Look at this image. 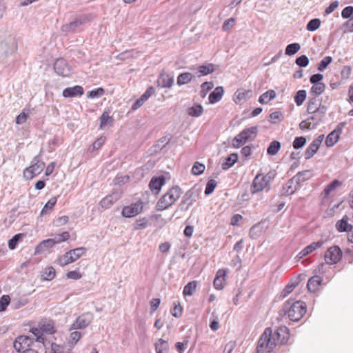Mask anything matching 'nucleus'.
<instances>
[{
    "mask_svg": "<svg viewBox=\"0 0 353 353\" xmlns=\"http://www.w3.org/2000/svg\"><path fill=\"white\" fill-rule=\"evenodd\" d=\"M307 306L305 302L288 299L283 306L282 312L288 319L294 322L299 321L306 313Z\"/></svg>",
    "mask_w": 353,
    "mask_h": 353,
    "instance_id": "1",
    "label": "nucleus"
},
{
    "mask_svg": "<svg viewBox=\"0 0 353 353\" xmlns=\"http://www.w3.org/2000/svg\"><path fill=\"white\" fill-rule=\"evenodd\" d=\"M182 190L178 185L171 188L157 202L156 209L162 211L168 209L181 196Z\"/></svg>",
    "mask_w": 353,
    "mask_h": 353,
    "instance_id": "2",
    "label": "nucleus"
},
{
    "mask_svg": "<svg viewBox=\"0 0 353 353\" xmlns=\"http://www.w3.org/2000/svg\"><path fill=\"white\" fill-rule=\"evenodd\" d=\"M201 190L196 185L185 192L179 207L181 210H188L199 198Z\"/></svg>",
    "mask_w": 353,
    "mask_h": 353,
    "instance_id": "3",
    "label": "nucleus"
},
{
    "mask_svg": "<svg viewBox=\"0 0 353 353\" xmlns=\"http://www.w3.org/2000/svg\"><path fill=\"white\" fill-rule=\"evenodd\" d=\"M45 166L44 162L41 160L40 156H36L32 162V165L23 171V176L26 179H32L39 174Z\"/></svg>",
    "mask_w": 353,
    "mask_h": 353,
    "instance_id": "4",
    "label": "nucleus"
},
{
    "mask_svg": "<svg viewBox=\"0 0 353 353\" xmlns=\"http://www.w3.org/2000/svg\"><path fill=\"white\" fill-rule=\"evenodd\" d=\"M17 49V42L14 37L9 35L0 41V54L8 55Z\"/></svg>",
    "mask_w": 353,
    "mask_h": 353,
    "instance_id": "5",
    "label": "nucleus"
},
{
    "mask_svg": "<svg viewBox=\"0 0 353 353\" xmlns=\"http://www.w3.org/2000/svg\"><path fill=\"white\" fill-rule=\"evenodd\" d=\"M343 252L338 245H334L327 249L324 255V259L327 264H335L342 257Z\"/></svg>",
    "mask_w": 353,
    "mask_h": 353,
    "instance_id": "6",
    "label": "nucleus"
},
{
    "mask_svg": "<svg viewBox=\"0 0 353 353\" xmlns=\"http://www.w3.org/2000/svg\"><path fill=\"white\" fill-rule=\"evenodd\" d=\"M33 343V339L28 336H19L14 341L13 346L19 353H24L26 350H32L30 347Z\"/></svg>",
    "mask_w": 353,
    "mask_h": 353,
    "instance_id": "7",
    "label": "nucleus"
},
{
    "mask_svg": "<svg viewBox=\"0 0 353 353\" xmlns=\"http://www.w3.org/2000/svg\"><path fill=\"white\" fill-rule=\"evenodd\" d=\"M93 315L91 313H83L79 316L71 325L70 330L86 328L92 321Z\"/></svg>",
    "mask_w": 353,
    "mask_h": 353,
    "instance_id": "8",
    "label": "nucleus"
},
{
    "mask_svg": "<svg viewBox=\"0 0 353 353\" xmlns=\"http://www.w3.org/2000/svg\"><path fill=\"white\" fill-rule=\"evenodd\" d=\"M54 70L59 76L66 77L72 73V68L63 58L57 59L54 63Z\"/></svg>",
    "mask_w": 353,
    "mask_h": 353,
    "instance_id": "9",
    "label": "nucleus"
},
{
    "mask_svg": "<svg viewBox=\"0 0 353 353\" xmlns=\"http://www.w3.org/2000/svg\"><path fill=\"white\" fill-rule=\"evenodd\" d=\"M142 210L143 203L137 201L132 203L130 205L125 206L122 210L121 214L125 217L130 218L139 214Z\"/></svg>",
    "mask_w": 353,
    "mask_h": 353,
    "instance_id": "10",
    "label": "nucleus"
},
{
    "mask_svg": "<svg viewBox=\"0 0 353 353\" xmlns=\"http://www.w3.org/2000/svg\"><path fill=\"white\" fill-rule=\"evenodd\" d=\"M121 196V192L118 190H114L110 194L106 196L101 201L100 205L103 208H108L118 201Z\"/></svg>",
    "mask_w": 353,
    "mask_h": 353,
    "instance_id": "11",
    "label": "nucleus"
},
{
    "mask_svg": "<svg viewBox=\"0 0 353 353\" xmlns=\"http://www.w3.org/2000/svg\"><path fill=\"white\" fill-rule=\"evenodd\" d=\"M250 236L252 239H259L265 234V226L263 221L254 225L250 230Z\"/></svg>",
    "mask_w": 353,
    "mask_h": 353,
    "instance_id": "12",
    "label": "nucleus"
},
{
    "mask_svg": "<svg viewBox=\"0 0 353 353\" xmlns=\"http://www.w3.org/2000/svg\"><path fill=\"white\" fill-rule=\"evenodd\" d=\"M265 188V175L259 173L255 178L251 185V191L253 194L261 191Z\"/></svg>",
    "mask_w": 353,
    "mask_h": 353,
    "instance_id": "13",
    "label": "nucleus"
},
{
    "mask_svg": "<svg viewBox=\"0 0 353 353\" xmlns=\"http://www.w3.org/2000/svg\"><path fill=\"white\" fill-rule=\"evenodd\" d=\"M293 177L294 180L296 181L294 191H296L301 188V184L303 182L308 180L311 177V173L310 170H304L302 172H299Z\"/></svg>",
    "mask_w": 353,
    "mask_h": 353,
    "instance_id": "14",
    "label": "nucleus"
},
{
    "mask_svg": "<svg viewBox=\"0 0 353 353\" xmlns=\"http://www.w3.org/2000/svg\"><path fill=\"white\" fill-rule=\"evenodd\" d=\"M165 182V179L164 176H154L149 183V187L152 192H155L156 194H158Z\"/></svg>",
    "mask_w": 353,
    "mask_h": 353,
    "instance_id": "15",
    "label": "nucleus"
},
{
    "mask_svg": "<svg viewBox=\"0 0 353 353\" xmlns=\"http://www.w3.org/2000/svg\"><path fill=\"white\" fill-rule=\"evenodd\" d=\"M38 326L41 328L43 334H52L56 332L54 323L51 320L42 319L39 323Z\"/></svg>",
    "mask_w": 353,
    "mask_h": 353,
    "instance_id": "16",
    "label": "nucleus"
},
{
    "mask_svg": "<svg viewBox=\"0 0 353 353\" xmlns=\"http://www.w3.org/2000/svg\"><path fill=\"white\" fill-rule=\"evenodd\" d=\"M83 94V89L80 85L66 88L63 90L62 95L65 98L75 97L81 96Z\"/></svg>",
    "mask_w": 353,
    "mask_h": 353,
    "instance_id": "17",
    "label": "nucleus"
},
{
    "mask_svg": "<svg viewBox=\"0 0 353 353\" xmlns=\"http://www.w3.org/2000/svg\"><path fill=\"white\" fill-rule=\"evenodd\" d=\"M173 82V77L170 76L167 73H161L157 80L158 85L162 88H170Z\"/></svg>",
    "mask_w": 353,
    "mask_h": 353,
    "instance_id": "18",
    "label": "nucleus"
},
{
    "mask_svg": "<svg viewBox=\"0 0 353 353\" xmlns=\"http://www.w3.org/2000/svg\"><path fill=\"white\" fill-rule=\"evenodd\" d=\"M224 90L221 86L216 87L214 91H212L208 97L209 102L212 104L219 101L222 96L223 95Z\"/></svg>",
    "mask_w": 353,
    "mask_h": 353,
    "instance_id": "19",
    "label": "nucleus"
},
{
    "mask_svg": "<svg viewBox=\"0 0 353 353\" xmlns=\"http://www.w3.org/2000/svg\"><path fill=\"white\" fill-rule=\"evenodd\" d=\"M322 282V278L318 275L312 276L307 282V288L309 291L314 292L318 290Z\"/></svg>",
    "mask_w": 353,
    "mask_h": 353,
    "instance_id": "20",
    "label": "nucleus"
},
{
    "mask_svg": "<svg viewBox=\"0 0 353 353\" xmlns=\"http://www.w3.org/2000/svg\"><path fill=\"white\" fill-rule=\"evenodd\" d=\"M348 219H349L347 216H344L341 220L336 222V228L339 232H348L352 229V225L349 224L347 222Z\"/></svg>",
    "mask_w": 353,
    "mask_h": 353,
    "instance_id": "21",
    "label": "nucleus"
},
{
    "mask_svg": "<svg viewBox=\"0 0 353 353\" xmlns=\"http://www.w3.org/2000/svg\"><path fill=\"white\" fill-rule=\"evenodd\" d=\"M285 119L284 112L281 110H275L269 114L268 121L272 124H279Z\"/></svg>",
    "mask_w": 353,
    "mask_h": 353,
    "instance_id": "22",
    "label": "nucleus"
},
{
    "mask_svg": "<svg viewBox=\"0 0 353 353\" xmlns=\"http://www.w3.org/2000/svg\"><path fill=\"white\" fill-rule=\"evenodd\" d=\"M225 271L223 270H219L216 272V277L214 280V286L217 290L223 288L224 277L225 276Z\"/></svg>",
    "mask_w": 353,
    "mask_h": 353,
    "instance_id": "23",
    "label": "nucleus"
},
{
    "mask_svg": "<svg viewBox=\"0 0 353 353\" xmlns=\"http://www.w3.org/2000/svg\"><path fill=\"white\" fill-rule=\"evenodd\" d=\"M55 245L53 239H48L41 241L37 247L35 252L37 253H41L46 250L52 248Z\"/></svg>",
    "mask_w": 353,
    "mask_h": 353,
    "instance_id": "24",
    "label": "nucleus"
},
{
    "mask_svg": "<svg viewBox=\"0 0 353 353\" xmlns=\"http://www.w3.org/2000/svg\"><path fill=\"white\" fill-rule=\"evenodd\" d=\"M324 243L323 241H319L313 242L311 244L307 245L304 249L302 250V256H307L316 250L317 248H321Z\"/></svg>",
    "mask_w": 353,
    "mask_h": 353,
    "instance_id": "25",
    "label": "nucleus"
},
{
    "mask_svg": "<svg viewBox=\"0 0 353 353\" xmlns=\"http://www.w3.org/2000/svg\"><path fill=\"white\" fill-rule=\"evenodd\" d=\"M170 347L167 341L160 339L155 343V350L157 353H168Z\"/></svg>",
    "mask_w": 353,
    "mask_h": 353,
    "instance_id": "26",
    "label": "nucleus"
},
{
    "mask_svg": "<svg viewBox=\"0 0 353 353\" xmlns=\"http://www.w3.org/2000/svg\"><path fill=\"white\" fill-rule=\"evenodd\" d=\"M238 160V155L236 153L230 154L228 156L225 161L222 163V169L228 170L231 168Z\"/></svg>",
    "mask_w": 353,
    "mask_h": 353,
    "instance_id": "27",
    "label": "nucleus"
},
{
    "mask_svg": "<svg viewBox=\"0 0 353 353\" xmlns=\"http://www.w3.org/2000/svg\"><path fill=\"white\" fill-rule=\"evenodd\" d=\"M296 181L294 180V177L290 179L283 187V195H292L296 191H294Z\"/></svg>",
    "mask_w": 353,
    "mask_h": 353,
    "instance_id": "28",
    "label": "nucleus"
},
{
    "mask_svg": "<svg viewBox=\"0 0 353 353\" xmlns=\"http://www.w3.org/2000/svg\"><path fill=\"white\" fill-rule=\"evenodd\" d=\"M281 147V145L279 141H273L266 149V152L268 155L274 156L278 153Z\"/></svg>",
    "mask_w": 353,
    "mask_h": 353,
    "instance_id": "29",
    "label": "nucleus"
},
{
    "mask_svg": "<svg viewBox=\"0 0 353 353\" xmlns=\"http://www.w3.org/2000/svg\"><path fill=\"white\" fill-rule=\"evenodd\" d=\"M187 112L191 117H198L203 114V108L201 104H195L194 105L189 108Z\"/></svg>",
    "mask_w": 353,
    "mask_h": 353,
    "instance_id": "30",
    "label": "nucleus"
},
{
    "mask_svg": "<svg viewBox=\"0 0 353 353\" xmlns=\"http://www.w3.org/2000/svg\"><path fill=\"white\" fill-rule=\"evenodd\" d=\"M301 49V46L299 43H292L288 44L285 50V54L288 56H293L296 54Z\"/></svg>",
    "mask_w": 353,
    "mask_h": 353,
    "instance_id": "31",
    "label": "nucleus"
},
{
    "mask_svg": "<svg viewBox=\"0 0 353 353\" xmlns=\"http://www.w3.org/2000/svg\"><path fill=\"white\" fill-rule=\"evenodd\" d=\"M193 75L190 72H183L177 77V84L179 85L186 84L192 81Z\"/></svg>",
    "mask_w": 353,
    "mask_h": 353,
    "instance_id": "32",
    "label": "nucleus"
},
{
    "mask_svg": "<svg viewBox=\"0 0 353 353\" xmlns=\"http://www.w3.org/2000/svg\"><path fill=\"white\" fill-rule=\"evenodd\" d=\"M321 103V100L317 99L316 97L310 98L307 108V112H315V111H316V108H318L319 105H320Z\"/></svg>",
    "mask_w": 353,
    "mask_h": 353,
    "instance_id": "33",
    "label": "nucleus"
},
{
    "mask_svg": "<svg viewBox=\"0 0 353 353\" xmlns=\"http://www.w3.org/2000/svg\"><path fill=\"white\" fill-rule=\"evenodd\" d=\"M319 146L315 144L314 142H312L309 146L306 148L304 155L305 159H309L312 158L318 151Z\"/></svg>",
    "mask_w": 353,
    "mask_h": 353,
    "instance_id": "34",
    "label": "nucleus"
},
{
    "mask_svg": "<svg viewBox=\"0 0 353 353\" xmlns=\"http://www.w3.org/2000/svg\"><path fill=\"white\" fill-rule=\"evenodd\" d=\"M196 285L197 282L196 281L189 282L183 288V295L192 296L196 290Z\"/></svg>",
    "mask_w": 353,
    "mask_h": 353,
    "instance_id": "35",
    "label": "nucleus"
},
{
    "mask_svg": "<svg viewBox=\"0 0 353 353\" xmlns=\"http://www.w3.org/2000/svg\"><path fill=\"white\" fill-rule=\"evenodd\" d=\"M197 70L201 75H208L214 71V67L212 63H207L205 65H199Z\"/></svg>",
    "mask_w": 353,
    "mask_h": 353,
    "instance_id": "36",
    "label": "nucleus"
},
{
    "mask_svg": "<svg viewBox=\"0 0 353 353\" xmlns=\"http://www.w3.org/2000/svg\"><path fill=\"white\" fill-rule=\"evenodd\" d=\"M68 252L69 254L72 256V259H74V262L85 253L86 248L84 247H79L70 250Z\"/></svg>",
    "mask_w": 353,
    "mask_h": 353,
    "instance_id": "37",
    "label": "nucleus"
},
{
    "mask_svg": "<svg viewBox=\"0 0 353 353\" xmlns=\"http://www.w3.org/2000/svg\"><path fill=\"white\" fill-rule=\"evenodd\" d=\"M241 132H245L246 134H244L243 138L246 140V141L249 140H252L257 132V128L256 126L251 127L250 128H245Z\"/></svg>",
    "mask_w": 353,
    "mask_h": 353,
    "instance_id": "38",
    "label": "nucleus"
},
{
    "mask_svg": "<svg viewBox=\"0 0 353 353\" xmlns=\"http://www.w3.org/2000/svg\"><path fill=\"white\" fill-rule=\"evenodd\" d=\"M244 134L245 132H240L237 134L232 140V146L234 148H238L241 145H244L246 143V140L243 138Z\"/></svg>",
    "mask_w": 353,
    "mask_h": 353,
    "instance_id": "39",
    "label": "nucleus"
},
{
    "mask_svg": "<svg viewBox=\"0 0 353 353\" xmlns=\"http://www.w3.org/2000/svg\"><path fill=\"white\" fill-rule=\"evenodd\" d=\"M339 139V134H336L335 132H331L326 137L325 144L327 147H332Z\"/></svg>",
    "mask_w": 353,
    "mask_h": 353,
    "instance_id": "40",
    "label": "nucleus"
},
{
    "mask_svg": "<svg viewBox=\"0 0 353 353\" xmlns=\"http://www.w3.org/2000/svg\"><path fill=\"white\" fill-rule=\"evenodd\" d=\"M57 201V199L55 196L52 197L50 199H49V201L46 203V205L43 208L41 212V215L43 216L44 214H46L49 210H51L55 205Z\"/></svg>",
    "mask_w": 353,
    "mask_h": 353,
    "instance_id": "41",
    "label": "nucleus"
},
{
    "mask_svg": "<svg viewBox=\"0 0 353 353\" xmlns=\"http://www.w3.org/2000/svg\"><path fill=\"white\" fill-rule=\"evenodd\" d=\"M307 97V92L305 90H299L294 96V102L297 105H301Z\"/></svg>",
    "mask_w": 353,
    "mask_h": 353,
    "instance_id": "42",
    "label": "nucleus"
},
{
    "mask_svg": "<svg viewBox=\"0 0 353 353\" xmlns=\"http://www.w3.org/2000/svg\"><path fill=\"white\" fill-rule=\"evenodd\" d=\"M332 58L330 56L325 57L319 63L318 65V70L320 72H323L327 69L328 65L332 62Z\"/></svg>",
    "mask_w": 353,
    "mask_h": 353,
    "instance_id": "43",
    "label": "nucleus"
},
{
    "mask_svg": "<svg viewBox=\"0 0 353 353\" xmlns=\"http://www.w3.org/2000/svg\"><path fill=\"white\" fill-rule=\"evenodd\" d=\"M72 262H74V259H72V256L69 254V252H65L58 259V263L61 266H65Z\"/></svg>",
    "mask_w": 353,
    "mask_h": 353,
    "instance_id": "44",
    "label": "nucleus"
},
{
    "mask_svg": "<svg viewBox=\"0 0 353 353\" xmlns=\"http://www.w3.org/2000/svg\"><path fill=\"white\" fill-rule=\"evenodd\" d=\"M321 26V20L315 18L309 21L306 26V29L310 32H314L316 30Z\"/></svg>",
    "mask_w": 353,
    "mask_h": 353,
    "instance_id": "45",
    "label": "nucleus"
},
{
    "mask_svg": "<svg viewBox=\"0 0 353 353\" xmlns=\"http://www.w3.org/2000/svg\"><path fill=\"white\" fill-rule=\"evenodd\" d=\"M23 234L19 233L15 234L11 239L8 241V248L10 250H14L16 248L18 243L22 239Z\"/></svg>",
    "mask_w": 353,
    "mask_h": 353,
    "instance_id": "46",
    "label": "nucleus"
},
{
    "mask_svg": "<svg viewBox=\"0 0 353 353\" xmlns=\"http://www.w3.org/2000/svg\"><path fill=\"white\" fill-rule=\"evenodd\" d=\"M214 87V84L212 82L210 81H205L201 85V91H200V96L202 98L205 97L207 93L211 90Z\"/></svg>",
    "mask_w": 353,
    "mask_h": 353,
    "instance_id": "47",
    "label": "nucleus"
},
{
    "mask_svg": "<svg viewBox=\"0 0 353 353\" xmlns=\"http://www.w3.org/2000/svg\"><path fill=\"white\" fill-rule=\"evenodd\" d=\"M30 332L36 336V341L39 343H44L46 341V338L43 334L41 328L39 327H33L30 330Z\"/></svg>",
    "mask_w": 353,
    "mask_h": 353,
    "instance_id": "48",
    "label": "nucleus"
},
{
    "mask_svg": "<svg viewBox=\"0 0 353 353\" xmlns=\"http://www.w3.org/2000/svg\"><path fill=\"white\" fill-rule=\"evenodd\" d=\"M56 275L55 270L52 267H48L43 271L42 276L46 281L52 280Z\"/></svg>",
    "mask_w": 353,
    "mask_h": 353,
    "instance_id": "49",
    "label": "nucleus"
},
{
    "mask_svg": "<svg viewBox=\"0 0 353 353\" xmlns=\"http://www.w3.org/2000/svg\"><path fill=\"white\" fill-rule=\"evenodd\" d=\"M285 204V201H281V199L277 201H272L270 208L273 212H278L283 209Z\"/></svg>",
    "mask_w": 353,
    "mask_h": 353,
    "instance_id": "50",
    "label": "nucleus"
},
{
    "mask_svg": "<svg viewBox=\"0 0 353 353\" xmlns=\"http://www.w3.org/2000/svg\"><path fill=\"white\" fill-rule=\"evenodd\" d=\"M113 119L107 112H104L100 117V128H103L107 124L112 123Z\"/></svg>",
    "mask_w": 353,
    "mask_h": 353,
    "instance_id": "51",
    "label": "nucleus"
},
{
    "mask_svg": "<svg viewBox=\"0 0 353 353\" xmlns=\"http://www.w3.org/2000/svg\"><path fill=\"white\" fill-rule=\"evenodd\" d=\"M205 167L203 164L199 162H195L192 168V173L194 175H200L205 171Z\"/></svg>",
    "mask_w": 353,
    "mask_h": 353,
    "instance_id": "52",
    "label": "nucleus"
},
{
    "mask_svg": "<svg viewBox=\"0 0 353 353\" xmlns=\"http://www.w3.org/2000/svg\"><path fill=\"white\" fill-rule=\"evenodd\" d=\"M105 93L104 89L102 88H98L95 90H92L87 93L88 98L94 99L103 96Z\"/></svg>",
    "mask_w": 353,
    "mask_h": 353,
    "instance_id": "53",
    "label": "nucleus"
},
{
    "mask_svg": "<svg viewBox=\"0 0 353 353\" xmlns=\"http://www.w3.org/2000/svg\"><path fill=\"white\" fill-rule=\"evenodd\" d=\"M306 143V138L304 137H296L293 141L292 145L295 150L302 148Z\"/></svg>",
    "mask_w": 353,
    "mask_h": 353,
    "instance_id": "54",
    "label": "nucleus"
},
{
    "mask_svg": "<svg viewBox=\"0 0 353 353\" xmlns=\"http://www.w3.org/2000/svg\"><path fill=\"white\" fill-rule=\"evenodd\" d=\"M325 88V85L323 83L313 84L311 88V92L316 95H319L324 92Z\"/></svg>",
    "mask_w": 353,
    "mask_h": 353,
    "instance_id": "55",
    "label": "nucleus"
},
{
    "mask_svg": "<svg viewBox=\"0 0 353 353\" xmlns=\"http://www.w3.org/2000/svg\"><path fill=\"white\" fill-rule=\"evenodd\" d=\"M170 137L164 136L157 141V143L154 145V147L159 150H162L170 143Z\"/></svg>",
    "mask_w": 353,
    "mask_h": 353,
    "instance_id": "56",
    "label": "nucleus"
},
{
    "mask_svg": "<svg viewBox=\"0 0 353 353\" xmlns=\"http://www.w3.org/2000/svg\"><path fill=\"white\" fill-rule=\"evenodd\" d=\"M216 185L217 183L214 179H210L206 184L205 194L209 195L212 194L214 192Z\"/></svg>",
    "mask_w": 353,
    "mask_h": 353,
    "instance_id": "57",
    "label": "nucleus"
},
{
    "mask_svg": "<svg viewBox=\"0 0 353 353\" xmlns=\"http://www.w3.org/2000/svg\"><path fill=\"white\" fill-rule=\"evenodd\" d=\"M254 353H265V332L261 335Z\"/></svg>",
    "mask_w": 353,
    "mask_h": 353,
    "instance_id": "58",
    "label": "nucleus"
},
{
    "mask_svg": "<svg viewBox=\"0 0 353 353\" xmlns=\"http://www.w3.org/2000/svg\"><path fill=\"white\" fill-rule=\"evenodd\" d=\"M70 238V234L68 232H63L61 234H56L53 238V240L55 243H59L61 242L65 241Z\"/></svg>",
    "mask_w": 353,
    "mask_h": 353,
    "instance_id": "59",
    "label": "nucleus"
},
{
    "mask_svg": "<svg viewBox=\"0 0 353 353\" xmlns=\"http://www.w3.org/2000/svg\"><path fill=\"white\" fill-rule=\"evenodd\" d=\"M295 63L301 68H305L309 64V59L306 55H301L296 59Z\"/></svg>",
    "mask_w": 353,
    "mask_h": 353,
    "instance_id": "60",
    "label": "nucleus"
},
{
    "mask_svg": "<svg viewBox=\"0 0 353 353\" xmlns=\"http://www.w3.org/2000/svg\"><path fill=\"white\" fill-rule=\"evenodd\" d=\"M10 303V298L8 295H3L0 298V312H3L6 310L7 306Z\"/></svg>",
    "mask_w": 353,
    "mask_h": 353,
    "instance_id": "61",
    "label": "nucleus"
},
{
    "mask_svg": "<svg viewBox=\"0 0 353 353\" xmlns=\"http://www.w3.org/2000/svg\"><path fill=\"white\" fill-rule=\"evenodd\" d=\"M28 301L26 299H19L17 300H13L11 306L13 309L17 310L26 305Z\"/></svg>",
    "mask_w": 353,
    "mask_h": 353,
    "instance_id": "62",
    "label": "nucleus"
},
{
    "mask_svg": "<svg viewBox=\"0 0 353 353\" xmlns=\"http://www.w3.org/2000/svg\"><path fill=\"white\" fill-rule=\"evenodd\" d=\"M298 283L296 282L295 283H292L290 285H288L282 291L280 298H285L286 296H288L294 288L297 285Z\"/></svg>",
    "mask_w": 353,
    "mask_h": 353,
    "instance_id": "63",
    "label": "nucleus"
},
{
    "mask_svg": "<svg viewBox=\"0 0 353 353\" xmlns=\"http://www.w3.org/2000/svg\"><path fill=\"white\" fill-rule=\"evenodd\" d=\"M343 19H349L353 16V6H347L341 12Z\"/></svg>",
    "mask_w": 353,
    "mask_h": 353,
    "instance_id": "64",
    "label": "nucleus"
}]
</instances>
